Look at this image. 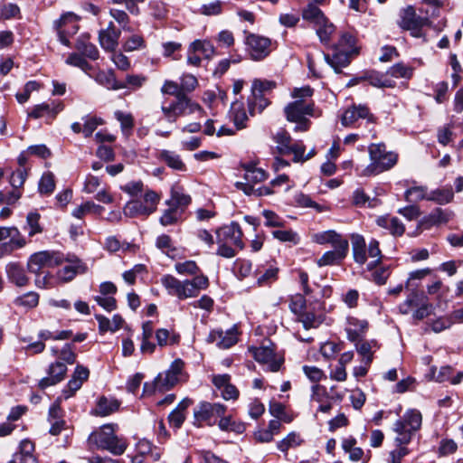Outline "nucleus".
Here are the masks:
<instances>
[{
    "label": "nucleus",
    "mask_w": 463,
    "mask_h": 463,
    "mask_svg": "<svg viewBox=\"0 0 463 463\" xmlns=\"http://www.w3.org/2000/svg\"><path fill=\"white\" fill-rule=\"evenodd\" d=\"M65 62L68 65L80 68L86 73L92 69V66L86 61L83 55L77 52L71 53L65 60Z\"/></svg>",
    "instance_id": "5fc2aeb1"
},
{
    "label": "nucleus",
    "mask_w": 463,
    "mask_h": 463,
    "mask_svg": "<svg viewBox=\"0 0 463 463\" xmlns=\"http://www.w3.org/2000/svg\"><path fill=\"white\" fill-rule=\"evenodd\" d=\"M275 141L277 143V148L282 155L290 154L291 147V137L288 133L284 130L279 131L275 136Z\"/></svg>",
    "instance_id": "09e8293b"
},
{
    "label": "nucleus",
    "mask_w": 463,
    "mask_h": 463,
    "mask_svg": "<svg viewBox=\"0 0 463 463\" xmlns=\"http://www.w3.org/2000/svg\"><path fill=\"white\" fill-rule=\"evenodd\" d=\"M121 32H107L100 30L99 32V43L105 52H114L118 45V40Z\"/></svg>",
    "instance_id": "2f4dec72"
},
{
    "label": "nucleus",
    "mask_w": 463,
    "mask_h": 463,
    "mask_svg": "<svg viewBox=\"0 0 463 463\" xmlns=\"http://www.w3.org/2000/svg\"><path fill=\"white\" fill-rule=\"evenodd\" d=\"M312 241L320 245L330 244L333 248L340 244H348V241L334 230L320 232L312 234Z\"/></svg>",
    "instance_id": "bb28decb"
},
{
    "label": "nucleus",
    "mask_w": 463,
    "mask_h": 463,
    "mask_svg": "<svg viewBox=\"0 0 463 463\" xmlns=\"http://www.w3.org/2000/svg\"><path fill=\"white\" fill-rule=\"evenodd\" d=\"M94 80L100 85L106 87L108 90H121L126 89L121 81H118L115 76V72L112 70L99 71L94 76Z\"/></svg>",
    "instance_id": "c85d7f7f"
},
{
    "label": "nucleus",
    "mask_w": 463,
    "mask_h": 463,
    "mask_svg": "<svg viewBox=\"0 0 463 463\" xmlns=\"http://www.w3.org/2000/svg\"><path fill=\"white\" fill-rule=\"evenodd\" d=\"M190 203V195L185 194L180 188L174 187L171 190V198L166 202V204L179 210L180 208L186 207Z\"/></svg>",
    "instance_id": "58836bf2"
},
{
    "label": "nucleus",
    "mask_w": 463,
    "mask_h": 463,
    "mask_svg": "<svg viewBox=\"0 0 463 463\" xmlns=\"http://www.w3.org/2000/svg\"><path fill=\"white\" fill-rule=\"evenodd\" d=\"M453 217V213L441 208H435L430 214L426 215L420 224L426 228L448 223Z\"/></svg>",
    "instance_id": "cd10ccee"
},
{
    "label": "nucleus",
    "mask_w": 463,
    "mask_h": 463,
    "mask_svg": "<svg viewBox=\"0 0 463 463\" xmlns=\"http://www.w3.org/2000/svg\"><path fill=\"white\" fill-rule=\"evenodd\" d=\"M117 427L114 424L103 425L90 435L89 441L98 449L108 450L113 455H122L127 449L128 443L123 438L115 435Z\"/></svg>",
    "instance_id": "7ed1b4c3"
},
{
    "label": "nucleus",
    "mask_w": 463,
    "mask_h": 463,
    "mask_svg": "<svg viewBox=\"0 0 463 463\" xmlns=\"http://www.w3.org/2000/svg\"><path fill=\"white\" fill-rule=\"evenodd\" d=\"M279 269L275 266H270L264 271L261 269L257 270V284L259 287H263L271 284L278 279Z\"/></svg>",
    "instance_id": "79ce46f5"
},
{
    "label": "nucleus",
    "mask_w": 463,
    "mask_h": 463,
    "mask_svg": "<svg viewBox=\"0 0 463 463\" xmlns=\"http://www.w3.org/2000/svg\"><path fill=\"white\" fill-rule=\"evenodd\" d=\"M269 412L272 416L285 422H290L292 418L286 412V407L280 402H271L269 404Z\"/></svg>",
    "instance_id": "0e129e2a"
},
{
    "label": "nucleus",
    "mask_w": 463,
    "mask_h": 463,
    "mask_svg": "<svg viewBox=\"0 0 463 463\" xmlns=\"http://www.w3.org/2000/svg\"><path fill=\"white\" fill-rule=\"evenodd\" d=\"M238 341V327L233 326L232 328L223 331L222 329L212 330L207 336L208 343H215L219 348L227 349L235 345Z\"/></svg>",
    "instance_id": "aec40b11"
},
{
    "label": "nucleus",
    "mask_w": 463,
    "mask_h": 463,
    "mask_svg": "<svg viewBox=\"0 0 463 463\" xmlns=\"http://www.w3.org/2000/svg\"><path fill=\"white\" fill-rule=\"evenodd\" d=\"M400 312L409 314L412 312V317L417 320H422L429 317L433 311V306L428 300V298L417 291H412L407 298L399 306Z\"/></svg>",
    "instance_id": "423d86ee"
},
{
    "label": "nucleus",
    "mask_w": 463,
    "mask_h": 463,
    "mask_svg": "<svg viewBox=\"0 0 463 463\" xmlns=\"http://www.w3.org/2000/svg\"><path fill=\"white\" fill-rule=\"evenodd\" d=\"M77 15L71 12H68L54 22V28L58 33L60 42L66 45H70L68 35H73L78 31Z\"/></svg>",
    "instance_id": "f3484780"
},
{
    "label": "nucleus",
    "mask_w": 463,
    "mask_h": 463,
    "mask_svg": "<svg viewBox=\"0 0 463 463\" xmlns=\"http://www.w3.org/2000/svg\"><path fill=\"white\" fill-rule=\"evenodd\" d=\"M351 243L353 257L357 264L364 265L368 259H372L367 267L368 269H373L381 263L383 255L377 240L372 239L368 245H366L365 240L362 235L352 234Z\"/></svg>",
    "instance_id": "f03ea898"
},
{
    "label": "nucleus",
    "mask_w": 463,
    "mask_h": 463,
    "mask_svg": "<svg viewBox=\"0 0 463 463\" xmlns=\"http://www.w3.org/2000/svg\"><path fill=\"white\" fill-rule=\"evenodd\" d=\"M161 284L169 295L179 299L193 298L194 289L188 283V279L181 281L172 275H165L161 278Z\"/></svg>",
    "instance_id": "dca6fc26"
},
{
    "label": "nucleus",
    "mask_w": 463,
    "mask_h": 463,
    "mask_svg": "<svg viewBox=\"0 0 463 463\" xmlns=\"http://www.w3.org/2000/svg\"><path fill=\"white\" fill-rule=\"evenodd\" d=\"M104 208L91 201L77 206L71 213L72 216L77 219H82L88 213L101 214Z\"/></svg>",
    "instance_id": "a19ab883"
},
{
    "label": "nucleus",
    "mask_w": 463,
    "mask_h": 463,
    "mask_svg": "<svg viewBox=\"0 0 463 463\" xmlns=\"http://www.w3.org/2000/svg\"><path fill=\"white\" fill-rule=\"evenodd\" d=\"M249 110L250 115H254L255 112L260 113L268 105L269 101L263 97V94H252L248 99Z\"/></svg>",
    "instance_id": "603ef678"
},
{
    "label": "nucleus",
    "mask_w": 463,
    "mask_h": 463,
    "mask_svg": "<svg viewBox=\"0 0 463 463\" xmlns=\"http://www.w3.org/2000/svg\"><path fill=\"white\" fill-rule=\"evenodd\" d=\"M6 273L8 279L18 287L27 285L29 281L24 269L17 263H9L6 266Z\"/></svg>",
    "instance_id": "473e14b6"
},
{
    "label": "nucleus",
    "mask_w": 463,
    "mask_h": 463,
    "mask_svg": "<svg viewBox=\"0 0 463 463\" xmlns=\"http://www.w3.org/2000/svg\"><path fill=\"white\" fill-rule=\"evenodd\" d=\"M9 240L8 243L2 246V256L3 254H9L14 250L22 249L27 241L25 238L21 234L20 231L14 227H1L0 226V241Z\"/></svg>",
    "instance_id": "a211bd4d"
},
{
    "label": "nucleus",
    "mask_w": 463,
    "mask_h": 463,
    "mask_svg": "<svg viewBox=\"0 0 463 463\" xmlns=\"http://www.w3.org/2000/svg\"><path fill=\"white\" fill-rule=\"evenodd\" d=\"M229 118L234 123L238 130L246 128L248 117L242 102L236 100L232 103Z\"/></svg>",
    "instance_id": "c756f323"
},
{
    "label": "nucleus",
    "mask_w": 463,
    "mask_h": 463,
    "mask_svg": "<svg viewBox=\"0 0 463 463\" xmlns=\"http://www.w3.org/2000/svg\"><path fill=\"white\" fill-rule=\"evenodd\" d=\"M33 450L34 445L32 441L28 439L22 440L19 446V451L14 454L18 459V463H37L33 454Z\"/></svg>",
    "instance_id": "72a5a7b5"
},
{
    "label": "nucleus",
    "mask_w": 463,
    "mask_h": 463,
    "mask_svg": "<svg viewBox=\"0 0 463 463\" xmlns=\"http://www.w3.org/2000/svg\"><path fill=\"white\" fill-rule=\"evenodd\" d=\"M245 45L250 55L255 61H260L267 57L270 52L271 41L268 37L244 31Z\"/></svg>",
    "instance_id": "4468645a"
},
{
    "label": "nucleus",
    "mask_w": 463,
    "mask_h": 463,
    "mask_svg": "<svg viewBox=\"0 0 463 463\" xmlns=\"http://www.w3.org/2000/svg\"><path fill=\"white\" fill-rule=\"evenodd\" d=\"M387 74L394 78L410 79L412 75V69L402 63H397L389 69Z\"/></svg>",
    "instance_id": "69168bd1"
},
{
    "label": "nucleus",
    "mask_w": 463,
    "mask_h": 463,
    "mask_svg": "<svg viewBox=\"0 0 463 463\" xmlns=\"http://www.w3.org/2000/svg\"><path fill=\"white\" fill-rule=\"evenodd\" d=\"M114 116L120 123V127L124 135L128 136L132 128H134V118L130 113H126L120 110H117Z\"/></svg>",
    "instance_id": "864d4df0"
},
{
    "label": "nucleus",
    "mask_w": 463,
    "mask_h": 463,
    "mask_svg": "<svg viewBox=\"0 0 463 463\" xmlns=\"http://www.w3.org/2000/svg\"><path fill=\"white\" fill-rule=\"evenodd\" d=\"M429 24L428 18L417 15L412 6H407L401 13L400 26L411 32L413 37H420L421 28Z\"/></svg>",
    "instance_id": "2eb2a0df"
},
{
    "label": "nucleus",
    "mask_w": 463,
    "mask_h": 463,
    "mask_svg": "<svg viewBox=\"0 0 463 463\" xmlns=\"http://www.w3.org/2000/svg\"><path fill=\"white\" fill-rule=\"evenodd\" d=\"M161 110L168 122H175L179 117L203 112L202 107L186 95L179 96L169 106H162Z\"/></svg>",
    "instance_id": "0eeeda50"
},
{
    "label": "nucleus",
    "mask_w": 463,
    "mask_h": 463,
    "mask_svg": "<svg viewBox=\"0 0 463 463\" xmlns=\"http://www.w3.org/2000/svg\"><path fill=\"white\" fill-rule=\"evenodd\" d=\"M40 214L36 213H30L26 217V227L28 228V234L30 237L41 233L43 228L39 223Z\"/></svg>",
    "instance_id": "e2e57ef3"
},
{
    "label": "nucleus",
    "mask_w": 463,
    "mask_h": 463,
    "mask_svg": "<svg viewBox=\"0 0 463 463\" xmlns=\"http://www.w3.org/2000/svg\"><path fill=\"white\" fill-rule=\"evenodd\" d=\"M319 306V303L317 302L314 307H307L298 315V321L306 329L316 328L322 323V316L318 311Z\"/></svg>",
    "instance_id": "393cba45"
},
{
    "label": "nucleus",
    "mask_w": 463,
    "mask_h": 463,
    "mask_svg": "<svg viewBox=\"0 0 463 463\" xmlns=\"http://www.w3.org/2000/svg\"><path fill=\"white\" fill-rule=\"evenodd\" d=\"M41 84L36 80L28 81L24 88V91L22 93H17L15 98L20 104H24L30 99L31 93L33 91H37L41 89Z\"/></svg>",
    "instance_id": "13d9d810"
},
{
    "label": "nucleus",
    "mask_w": 463,
    "mask_h": 463,
    "mask_svg": "<svg viewBox=\"0 0 463 463\" xmlns=\"http://www.w3.org/2000/svg\"><path fill=\"white\" fill-rule=\"evenodd\" d=\"M421 423L422 415L416 409L408 410L402 419L395 421L392 430L396 434L394 441L398 448L390 453L392 463H401L402 458L409 453L405 446L420 429Z\"/></svg>",
    "instance_id": "f257e3e1"
},
{
    "label": "nucleus",
    "mask_w": 463,
    "mask_h": 463,
    "mask_svg": "<svg viewBox=\"0 0 463 463\" xmlns=\"http://www.w3.org/2000/svg\"><path fill=\"white\" fill-rule=\"evenodd\" d=\"M303 440L300 436L295 432L289 433L286 438L278 442L277 447L282 452H287L290 448H296L301 443Z\"/></svg>",
    "instance_id": "6e6d98bb"
},
{
    "label": "nucleus",
    "mask_w": 463,
    "mask_h": 463,
    "mask_svg": "<svg viewBox=\"0 0 463 463\" xmlns=\"http://www.w3.org/2000/svg\"><path fill=\"white\" fill-rule=\"evenodd\" d=\"M251 269V262L247 260H237L234 263V271L240 279L247 278L250 274Z\"/></svg>",
    "instance_id": "774afa93"
},
{
    "label": "nucleus",
    "mask_w": 463,
    "mask_h": 463,
    "mask_svg": "<svg viewBox=\"0 0 463 463\" xmlns=\"http://www.w3.org/2000/svg\"><path fill=\"white\" fill-rule=\"evenodd\" d=\"M67 373V366L61 362H55L52 364L48 370V376L43 378L39 382V387L45 389L49 386L55 385L64 379Z\"/></svg>",
    "instance_id": "412c9836"
},
{
    "label": "nucleus",
    "mask_w": 463,
    "mask_h": 463,
    "mask_svg": "<svg viewBox=\"0 0 463 463\" xmlns=\"http://www.w3.org/2000/svg\"><path fill=\"white\" fill-rule=\"evenodd\" d=\"M316 33L324 44H327L330 42L331 36L334 34L335 28L332 23L326 17L324 21L313 26Z\"/></svg>",
    "instance_id": "4c0bfd02"
},
{
    "label": "nucleus",
    "mask_w": 463,
    "mask_h": 463,
    "mask_svg": "<svg viewBox=\"0 0 463 463\" xmlns=\"http://www.w3.org/2000/svg\"><path fill=\"white\" fill-rule=\"evenodd\" d=\"M288 121L296 123V131H307L310 121L306 116H315L314 104L310 101L298 99L288 104L284 109Z\"/></svg>",
    "instance_id": "39448f33"
},
{
    "label": "nucleus",
    "mask_w": 463,
    "mask_h": 463,
    "mask_svg": "<svg viewBox=\"0 0 463 463\" xmlns=\"http://www.w3.org/2000/svg\"><path fill=\"white\" fill-rule=\"evenodd\" d=\"M131 33H133V31ZM145 47L146 42L143 35L140 33H131L123 43V49L128 52L144 49Z\"/></svg>",
    "instance_id": "a18cd8bd"
},
{
    "label": "nucleus",
    "mask_w": 463,
    "mask_h": 463,
    "mask_svg": "<svg viewBox=\"0 0 463 463\" xmlns=\"http://www.w3.org/2000/svg\"><path fill=\"white\" fill-rule=\"evenodd\" d=\"M302 16L304 20L311 23L313 26L318 24L326 18L323 12L313 4H309L307 8L304 9Z\"/></svg>",
    "instance_id": "49530a36"
},
{
    "label": "nucleus",
    "mask_w": 463,
    "mask_h": 463,
    "mask_svg": "<svg viewBox=\"0 0 463 463\" xmlns=\"http://www.w3.org/2000/svg\"><path fill=\"white\" fill-rule=\"evenodd\" d=\"M55 188L54 175L51 172L44 173L39 182V191L41 194H51Z\"/></svg>",
    "instance_id": "052dcab7"
},
{
    "label": "nucleus",
    "mask_w": 463,
    "mask_h": 463,
    "mask_svg": "<svg viewBox=\"0 0 463 463\" xmlns=\"http://www.w3.org/2000/svg\"><path fill=\"white\" fill-rule=\"evenodd\" d=\"M159 158L164 161L169 167L175 170H185V165L182 161L180 156L174 151L162 150L159 153Z\"/></svg>",
    "instance_id": "ea45409f"
},
{
    "label": "nucleus",
    "mask_w": 463,
    "mask_h": 463,
    "mask_svg": "<svg viewBox=\"0 0 463 463\" xmlns=\"http://www.w3.org/2000/svg\"><path fill=\"white\" fill-rule=\"evenodd\" d=\"M190 47L192 52H196L204 59H210L214 54V47L208 41L195 40L190 44Z\"/></svg>",
    "instance_id": "c03bdc74"
},
{
    "label": "nucleus",
    "mask_w": 463,
    "mask_h": 463,
    "mask_svg": "<svg viewBox=\"0 0 463 463\" xmlns=\"http://www.w3.org/2000/svg\"><path fill=\"white\" fill-rule=\"evenodd\" d=\"M226 412V407L221 403L200 402L194 411V417L198 425L205 423L213 426L218 419Z\"/></svg>",
    "instance_id": "ddd939ff"
},
{
    "label": "nucleus",
    "mask_w": 463,
    "mask_h": 463,
    "mask_svg": "<svg viewBox=\"0 0 463 463\" xmlns=\"http://www.w3.org/2000/svg\"><path fill=\"white\" fill-rule=\"evenodd\" d=\"M367 80L370 85L376 88H393L395 86V82L392 80L378 72H371L367 76Z\"/></svg>",
    "instance_id": "8fccbe9b"
},
{
    "label": "nucleus",
    "mask_w": 463,
    "mask_h": 463,
    "mask_svg": "<svg viewBox=\"0 0 463 463\" xmlns=\"http://www.w3.org/2000/svg\"><path fill=\"white\" fill-rule=\"evenodd\" d=\"M272 235L275 239L282 242H291L293 244L299 242L298 234L292 230H276L272 232Z\"/></svg>",
    "instance_id": "4d7b16f0"
},
{
    "label": "nucleus",
    "mask_w": 463,
    "mask_h": 463,
    "mask_svg": "<svg viewBox=\"0 0 463 463\" xmlns=\"http://www.w3.org/2000/svg\"><path fill=\"white\" fill-rule=\"evenodd\" d=\"M160 201V195L152 190H147L143 201L133 200L126 203L124 214L130 218L148 216L153 213Z\"/></svg>",
    "instance_id": "6e6552de"
},
{
    "label": "nucleus",
    "mask_w": 463,
    "mask_h": 463,
    "mask_svg": "<svg viewBox=\"0 0 463 463\" xmlns=\"http://www.w3.org/2000/svg\"><path fill=\"white\" fill-rule=\"evenodd\" d=\"M182 212L183 210L180 211L173 206H169V208L165 210L160 217V223L163 226H168L175 223L181 216Z\"/></svg>",
    "instance_id": "680f3d73"
},
{
    "label": "nucleus",
    "mask_w": 463,
    "mask_h": 463,
    "mask_svg": "<svg viewBox=\"0 0 463 463\" xmlns=\"http://www.w3.org/2000/svg\"><path fill=\"white\" fill-rule=\"evenodd\" d=\"M368 328V323L364 319H359L354 317H348L345 331L348 340L352 342L359 341L365 334Z\"/></svg>",
    "instance_id": "b1692460"
},
{
    "label": "nucleus",
    "mask_w": 463,
    "mask_h": 463,
    "mask_svg": "<svg viewBox=\"0 0 463 463\" xmlns=\"http://www.w3.org/2000/svg\"><path fill=\"white\" fill-rule=\"evenodd\" d=\"M184 366V363L181 359L173 361L169 368L165 373H159L155 379V389L164 392L174 387L178 382L185 380Z\"/></svg>",
    "instance_id": "9b49d317"
},
{
    "label": "nucleus",
    "mask_w": 463,
    "mask_h": 463,
    "mask_svg": "<svg viewBox=\"0 0 463 463\" xmlns=\"http://www.w3.org/2000/svg\"><path fill=\"white\" fill-rule=\"evenodd\" d=\"M198 86V80L193 74L184 73L180 78V87L183 93L192 92Z\"/></svg>",
    "instance_id": "338daca9"
},
{
    "label": "nucleus",
    "mask_w": 463,
    "mask_h": 463,
    "mask_svg": "<svg viewBox=\"0 0 463 463\" xmlns=\"http://www.w3.org/2000/svg\"><path fill=\"white\" fill-rule=\"evenodd\" d=\"M267 178L266 172L261 168L255 166H246L244 173V179L246 183L238 182L236 186L238 189L242 190L245 194L257 196H262L264 194H269L270 191L269 188L260 187L258 189L254 188V184L263 182Z\"/></svg>",
    "instance_id": "1a4fd4ad"
},
{
    "label": "nucleus",
    "mask_w": 463,
    "mask_h": 463,
    "mask_svg": "<svg viewBox=\"0 0 463 463\" xmlns=\"http://www.w3.org/2000/svg\"><path fill=\"white\" fill-rule=\"evenodd\" d=\"M349 54L350 53L340 50L339 52L334 53L332 57L326 55L325 58L336 72H340L343 67H345L349 64Z\"/></svg>",
    "instance_id": "37998d69"
},
{
    "label": "nucleus",
    "mask_w": 463,
    "mask_h": 463,
    "mask_svg": "<svg viewBox=\"0 0 463 463\" xmlns=\"http://www.w3.org/2000/svg\"><path fill=\"white\" fill-rule=\"evenodd\" d=\"M156 339L157 345L162 347L177 343L179 336L174 332H170L168 329L160 328L156 332Z\"/></svg>",
    "instance_id": "de8ad7c7"
},
{
    "label": "nucleus",
    "mask_w": 463,
    "mask_h": 463,
    "mask_svg": "<svg viewBox=\"0 0 463 463\" xmlns=\"http://www.w3.org/2000/svg\"><path fill=\"white\" fill-rule=\"evenodd\" d=\"M119 407V402L113 398L100 397L97 402L95 413L100 416H108L116 411Z\"/></svg>",
    "instance_id": "e433bc0d"
},
{
    "label": "nucleus",
    "mask_w": 463,
    "mask_h": 463,
    "mask_svg": "<svg viewBox=\"0 0 463 463\" xmlns=\"http://www.w3.org/2000/svg\"><path fill=\"white\" fill-rule=\"evenodd\" d=\"M75 48L81 55L90 60H97L99 56L98 48L89 41V37L79 38Z\"/></svg>",
    "instance_id": "f704fd0d"
},
{
    "label": "nucleus",
    "mask_w": 463,
    "mask_h": 463,
    "mask_svg": "<svg viewBox=\"0 0 463 463\" xmlns=\"http://www.w3.org/2000/svg\"><path fill=\"white\" fill-rule=\"evenodd\" d=\"M349 250L348 244H340L332 250L326 251L317 260L319 267L339 264L347 255Z\"/></svg>",
    "instance_id": "4be33fe9"
},
{
    "label": "nucleus",
    "mask_w": 463,
    "mask_h": 463,
    "mask_svg": "<svg viewBox=\"0 0 463 463\" xmlns=\"http://www.w3.org/2000/svg\"><path fill=\"white\" fill-rule=\"evenodd\" d=\"M371 163L361 170L359 175L372 176L391 169L397 162V155L386 151L383 144H372L368 147Z\"/></svg>",
    "instance_id": "20e7f679"
},
{
    "label": "nucleus",
    "mask_w": 463,
    "mask_h": 463,
    "mask_svg": "<svg viewBox=\"0 0 463 463\" xmlns=\"http://www.w3.org/2000/svg\"><path fill=\"white\" fill-rule=\"evenodd\" d=\"M63 109L64 106L61 102L53 101L52 103H41L35 105L32 110L28 112V117L37 119L48 116L51 118H54Z\"/></svg>",
    "instance_id": "5701e85b"
},
{
    "label": "nucleus",
    "mask_w": 463,
    "mask_h": 463,
    "mask_svg": "<svg viewBox=\"0 0 463 463\" xmlns=\"http://www.w3.org/2000/svg\"><path fill=\"white\" fill-rule=\"evenodd\" d=\"M373 347H376V342L371 341V342H362L356 344V350L359 354L363 356V364H365L366 365H370V364L373 361V351L372 349Z\"/></svg>",
    "instance_id": "3c124183"
},
{
    "label": "nucleus",
    "mask_w": 463,
    "mask_h": 463,
    "mask_svg": "<svg viewBox=\"0 0 463 463\" xmlns=\"http://www.w3.org/2000/svg\"><path fill=\"white\" fill-rule=\"evenodd\" d=\"M63 260V255L58 251L42 250L29 257L27 269L31 273L39 275L43 269L59 266Z\"/></svg>",
    "instance_id": "9d476101"
},
{
    "label": "nucleus",
    "mask_w": 463,
    "mask_h": 463,
    "mask_svg": "<svg viewBox=\"0 0 463 463\" xmlns=\"http://www.w3.org/2000/svg\"><path fill=\"white\" fill-rule=\"evenodd\" d=\"M250 351L252 353L254 359L264 365L270 372H279L284 363V356L278 354L274 350V345H261L260 347H251Z\"/></svg>",
    "instance_id": "f8f14e48"
},
{
    "label": "nucleus",
    "mask_w": 463,
    "mask_h": 463,
    "mask_svg": "<svg viewBox=\"0 0 463 463\" xmlns=\"http://www.w3.org/2000/svg\"><path fill=\"white\" fill-rule=\"evenodd\" d=\"M454 193L450 187H442L430 191L428 194L427 200L432 201L438 204H447L452 202Z\"/></svg>",
    "instance_id": "c9c22d12"
},
{
    "label": "nucleus",
    "mask_w": 463,
    "mask_h": 463,
    "mask_svg": "<svg viewBox=\"0 0 463 463\" xmlns=\"http://www.w3.org/2000/svg\"><path fill=\"white\" fill-rule=\"evenodd\" d=\"M217 242L222 241L232 244L239 250L243 248L242 242V231L239 223L232 222L229 225H224L220 228L217 232Z\"/></svg>",
    "instance_id": "6ab92c4d"
},
{
    "label": "nucleus",
    "mask_w": 463,
    "mask_h": 463,
    "mask_svg": "<svg viewBox=\"0 0 463 463\" xmlns=\"http://www.w3.org/2000/svg\"><path fill=\"white\" fill-rule=\"evenodd\" d=\"M358 118H367L368 121H373V115L365 106H353L344 112L341 118V123L345 127H349Z\"/></svg>",
    "instance_id": "a878e982"
},
{
    "label": "nucleus",
    "mask_w": 463,
    "mask_h": 463,
    "mask_svg": "<svg viewBox=\"0 0 463 463\" xmlns=\"http://www.w3.org/2000/svg\"><path fill=\"white\" fill-rule=\"evenodd\" d=\"M428 194L425 187L414 186L406 190L404 197L407 202H418L423 199L427 200Z\"/></svg>",
    "instance_id": "bf43d9fd"
},
{
    "label": "nucleus",
    "mask_w": 463,
    "mask_h": 463,
    "mask_svg": "<svg viewBox=\"0 0 463 463\" xmlns=\"http://www.w3.org/2000/svg\"><path fill=\"white\" fill-rule=\"evenodd\" d=\"M376 223L386 230H389L393 236H402L405 232L403 223L397 217L380 216Z\"/></svg>",
    "instance_id": "7c9ffc66"
}]
</instances>
